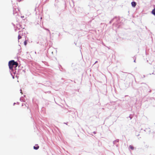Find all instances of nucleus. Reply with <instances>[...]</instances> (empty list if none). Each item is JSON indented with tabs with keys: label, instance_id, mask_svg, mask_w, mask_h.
<instances>
[{
	"label": "nucleus",
	"instance_id": "f257e3e1",
	"mask_svg": "<svg viewBox=\"0 0 155 155\" xmlns=\"http://www.w3.org/2000/svg\"><path fill=\"white\" fill-rule=\"evenodd\" d=\"M18 64L14 60H11L8 63V65L9 68L10 69L12 70L14 66L16 68L18 66Z\"/></svg>",
	"mask_w": 155,
	"mask_h": 155
},
{
	"label": "nucleus",
	"instance_id": "6e6552de",
	"mask_svg": "<svg viewBox=\"0 0 155 155\" xmlns=\"http://www.w3.org/2000/svg\"><path fill=\"white\" fill-rule=\"evenodd\" d=\"M21 38V36L20 35H19L18 36V40H19Z\"/></svg>",
	"mask_w": 155,
	"mask_h": 155
},
{
	"label": "nucleus",
	"instance_id": "f03ea898",
	"mask_svg": "<svg viewBox=\"0 0 155 155\" xmlns=\"http://www.w3.org/2000/svg\"><path fill=\"white\" fill-rule=\"evenodd\" d=\"M22 107L21 109L22 110H26V109H28V107H27L25 104H23L22 105Z\"/></svg>",
	"mask_w": 155,
	"mask_h": 155
},
{
	"label": "nucleus",
	"instance_id": "39448f33",
	"mask_svg": "<svg viewBox=\"0 0 155 155\" xmlns=\"http://www.w3.org/2000/svg\"><path fill=\"white\" fill-rule=\"evenodd\" d=\"M129 147L132 150H134V147L132 145H130L129 146Z\"/></svg>",
	"mask_w": 155,
	"mask_h": 155
},
{
	"label": "nucleus",
	"instance_id": "0eeeda50",
	"mask_svg": "<svg viewBox=\"0 0 155 155\" xmlns=\"http://www.w3.org/2000/svg\"><path fill=\"white\" fill-rule=\"evenodd\" d=\"M27 41L28 40H25V41H24V45L26 46L27 44Z\"/></svg>",
	"mask_w": 155,
	"mask_h": 155
},
{
	"label": "nucleus",
	"instance_id": "20e7f679",
	"mask_svg": "<svg viewBox=\"0 0 155 155\" xmlns=\"http://www.w3.org/2000/svg\"><path fill=\"white\" fill-rule=\"evenodd\" d=\"M35 146H34V149L35 150H37L39 148V146H38V145H36Z\"/></svg>",
	"mask_w": 155,
	"mask_h": 155
},
{
	"label": "nucleus",
	"instance_id": "423d86ee",
	"mask_svg": "<svg viewBox=\"0 0 155 155\" xmlns=\"http://www.w3.org/2000/svg\"><path fill=\"white\" fill-rule=\"evenodd\" d=\"M152 13L155 15V8H154L152 12Z\"/></svg>",
	"mask_w": 155,
	"mask_h": 155
},
{
	"label": "nucleus",
	"instance_id": "7ed1b4c3",
	"mask_svg": "<svg viewBox=\"0 0 155 155\" xmlns=\"http://www.w3.org/2000/svg\"><path fill=\"white\" fill-rule=\"evenodd\" d=\"M131 4L132 6L134 7H135L136 5V3L134 2H132L131 3Z\"/></svg>",
	"mask_w": 155,
	"mask_h": 155
}]
</instances>
